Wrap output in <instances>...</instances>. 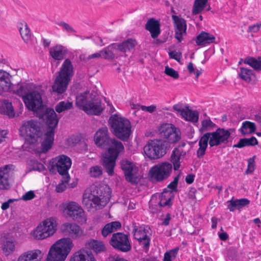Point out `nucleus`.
Returning a JSON list of instances; mask_svg holds the SVG:
<instances>
[{
  "label": "nucleus",
  "instance_id": "nucleus-1",
  "mask_svg": "<svg viewBox=\"0 0 261 261\" xmlns=\"http://www.w3.org/2000/svg\"><path fill=\"white\" fill-rule=\"evenodd\" d=\"M39 117L45 120L47 126L44 133V137L41 144V152L46 153L52 147L54 141L55 129L57 127L59 118L54 110L45 108L41 111Z\"/></svg>",
  "mask_w": 261,
  "mask_h": 261
},
{
  "label": "nucleus",
  "instance_id": "nucleus-2",
  "mask_svg": "<svg viewBox=\"0 0 261 261\" xmlns=\"http://www.w3.org/2000/svg\"><path fill=\"white\" fill-rule=\"evenodd\" d=\"M75 103L78 107L89 115L99 116L103 111L100 98L89 91L77 95Z\"/></svg>",
  "mask_w": 261,
  "mask_h": 261
},
{
  "label": "nucleus",
  "instance_id": "nucleus-3",
  "mask_svg": "<svg viewBox=\"0 0 261 261\" xmlns=\"http://www.w3.org/2000/svg\"><path fill=\"white\" fill-rule=\"evenodd\" d=\"M20 135L24 137L25 142L29 145L36 144L39 140L44 137L45 131L43 124L40 122L31 119L25 121L19 128Z\"/></svg>",
  "mask_w": 261,
  "mask_h": 261
},
{
  "label": "nucleus",
  "instance_id": "nucleus-4",
  "mask_svg": "<svg viewBox=\"0 0 261 261\" xmlns=\"http://www.w3.org/2000/svg\"><path fill=\"white\" fill-rule=\"evenodd\" d=\"M109 123L111 132L117 138L124 142L128 140L132 133L129 120L115 114L110 117Z\"/></svg>",
  "mask_w": 261,
  "mask_h": 261
},
{
  "label": "nucleus",
  "instance_id": "nucleus-5",
  "mask_svg": "<svg viewBox=\"0 0 261 261\" xmlns=\"http://www.w3.org/2000/svg\"><path fill=\"white\" fill-rule=\"evenodd\" d=\"M58 73L59 74L52 86V89L54 92L61 94L66 91L73 75V65L69 59L64 60Z\"/></svg>",
  "mask_w": 261,
  "mask_h": 261
},
{
  "label": "nucleus",
  "instance_id": "nucleus-6",
  "mask_svg": "<svg viewBox=\"0 0 261 261\" xmlns=\"http://www.w3.org/2000/svg\"><path fill=\"white\" fill-rule=\"evenodd\" d=\"M73 246L70 238L60 239L50 248L45 261H65Z\"/></svg>",
  "mask_w": 261,
  "mask_h": 261
},
{
  "label": "nucleus",
  "instance_id": "nucleus-7",
  "mask_svg": "<svg viewBox=\"0 0 261 261\" xmlns=\"http://www.w3.org/2000/svg\"><path fill=\"white\" fill-rule=\"evenodd\" d=\"M230 135L229 130L219 127L215 132L204 134L199 141V146L207 148L208 143L211 147L222 144H227Z\"/></svg>",
  "mask_w": 261,
  "mask_h": 261
},
{
  "label": "nucleus",
  "instance_id": "nucleus-8",
  "mask_svg": "<svg viewBox=\"0 0 261 261\" xmlns=\"http://www.w3.org/2000/svg\"><path fill=\"white\" fill-rule=\"evenodd\" d=\"M111 197L110 189L106 187L94 186L91 187L90 193H85L83 195V203L87 204V201L90 202L92 207H96L100 202H108Z\"/></svg>",
  "mask_w": 261,
  "mask_h": 261
},
{
  "label": "nucleus",
  "instance_id": "nucleus-9",
  "mask_svg": "<svg viewBox=\"0 0 261 261\" xmlns=\"http://www.w3.org/2000/svg\"><path fill=\"white\" fill-rule=\"evenodd\" d=\"M168 143L161 139L149 140L143 150L146 156L150 160H156L163 156L167 152Z\"/></svg>",
  "mask_w": 261,
  "mask_h": 261
},
{
  "label": "nucleus",
  "instance_id": "nucleus-10",
  "mask_svg": "<svg viewBox=\"0 0 261 261\" xmlns=\"http://www.w3.org/2000/svg\"><path fill=\"white\" fill-rule=\"evenodd\" d=\"M172 169V164L168 162L154 165L148 172L150 180L154 182H160L166 180L170 176Z\"/></svg>",
  "mask_w": 261,
  "mask_h": 261
},
{
  "label": "nucleus",
  "instance_id": "nucleus-11",
  "mask_svg": "<svg viewBox=\"0 0 261 261\" xmlns=\"http://www.w3.org/2000/svg\"><path fill=\"white\" fill-rule=\"evenodd\" d=\"M136 45V41L133 39H128L121 43H112L101 50L102 57L111 60L115 57L114 51L118 50L125 53L134 48Z\"/></svg>",
  "mask_w": 261,
  "mask_h": 261
},
{
  "label": "nucleus",
  "instance_id": "nucleus-12",
  "mask_svg": "<svg viewBox=\"0 0 261 261\" xmlns=\"http://www.w3.org/2000/svg\"><path fill=\"white\" fill-rule=\"evenodd\" d=\"M158 130L160 137L166 139L168 144L176 143L180 139L179 128L171 123L161 124L158 127Z\"/></svg>",
  "mask_w": 261,
  "mask_h": 261
},
{
  "label": "nucleus",
  "instance_id": "nucleus-13",
  "mask_svg": "<svg viewBox=\"0 0 261 261\" xmlns=\"http://www.w3.org/2000/svg\"><path fill=\"white\" fill-rule=\"evenodd\" d=\"M109 244L115 249L122 252H127L132 249L128 236L123 232L114 233L110 240Z\"/></svg>",
  "mask_w": 261,
  "mask_h": 261
},
{
  "label": "nucleus",
  "instance_id": "nucleus-14",
  "mask_svg": "<svg viewBox=\"0 0 261 261\" xmlns=\"http://www.w3.org/2000/svg\"><path fill=\"white\" fill-rule=\"evenodd\" d=\"M23 100L27 108L34 112L42 111L45 108L41 94L37 91H33L23 96Z\"/></svg>",
  "mask_w": 261,
  "mask_h": 261
},
{
  "label": "nucleus",
  "instance_id": "nucleus-15",
  "mask_svg": "<svg viewBox=\"0 0 261 261\" xmlns=\"http://www.w3.org/2000/svg\"><path fill=\"white\" fill-rule=\"evenodd\" d=\"M69 217L79 223L86 221L85 213L82 207L74 201H70L65 207Z\"/></svg>",
  "mask_w": 261,
  "mask_h": 261
},
{
  "label": "nucleus",
  "instance_id": "nucleus-16",
  "mask_svg": "<svg viewBox=\"0 0 261 261\" xmlns=\"http://www.w3.org/2000/svg\"><path fill=\"white\" fill-rule=\"evenodd\" d=\"M113 138L110 137V133L107 127L98 129L94 136L95 144L97 147L106 148Z\"/></svg>",
  "mask_w": 261,
  "mask_h": 261
},
{
  "label": "nucleus",
  "instance_id": "nucleus-17",
  "mask_svg": "<svg viewBox=\"0 0 261 261\" xmlns=\"http://www.w3.org/2000/svg\"><path fill=\"white\" fill-rule=\"evenodd\" d=\"M55 162L57 170L62 176L69 175L68 170L71 165L70 158L65 155H61L53 159Z\"/></svg>",
  "mask_w": 261,
  "mask_h": 261
},
{
  "label": "nucleus",
  "instance_id": "nucleus-18",
  "mask_svg": "<svg viewBox=\"0 0 261 261\" xmlns=\"http://www.w3.org/2000/svg\"><path fill=\"white\" fill-rule=\"evenodd\" d=\"M172 19L175 28V37L178 42H181L183 39L182 36L187 33L186 21L185 19L177 15H172Z\"/></svg>",
  "mask_w": 261,
  "mask_h": 261
},
{
  "label": "nucleus",
  "instance_id": "nucleus-19",
  "mask_svg": "<svg viewBox=\"0 0 261 261\" xmlns=\"http://www.w3.org/2000/svg\"><path fill=\"white\" fill-rule=\"evenodd\" d=\"M60 229L63 234L70 239H76L81 236V228L75 223H65L61 225Z\"/></svg>",
  "mask_w": 261,
  "mask_h": 261
},
{
  "label": "nucleus",
  "instance_id": "nucleus-20",
  "mask_svg": "<svg viewBox=\"0 0 261 261\" xmlns=\"http://www.w3.org/2000/svg\"><path fill=\"white\" fill-rule=\"evenodd\" d=\"M14 167L13 165L8 164L0 168V189L8 190L10 188V172Z\"/></svg>",
  "mask_w": 261,
  "mask_h": 261
},
{
  "label": "nucleus",
  "instance_id": "nucleus-21",
  "mask_svg": "<svg viewBox=\"0 0 261 261\" xmlns=\"http://www.w3.org/2000/svg\"><path fill=\"white\" fill-rule=\"evenodd\" d=\"M107 152L106 153L118 158L119 154L124 152V147L120 141L113 138L107 146Z\"/></svg>",
  "mask_w": 261,
  "mask_h": 261
},
{
  "label": "nucleus",
  "instance_id": "nucleus-22",
  "mask_svg": "<svg viewBox=\"0 0 261 261\" xmlns=\"http://www.w3.org/2000/svg\"><path fill=\"white\" fill-rule=\"evenodd\" d=\"M70 261H96V259L91 251L82 248L71 256Z\"/></svg>",
  "mask_w": 261,
  "mask_h": 261
},
{
  "label": "nucleus",
  "instance_id": "nucleus-23",
  "mask_svg": "<svg viewBox=\"0 0 261 261\" xmlns=\"http://www.w3.org/2000/svg\"><path fill=\"white\" fill-rule=\"evenodd\" d=\"M117 159V158L106 153L102 155L100 164L110 176H113L114 174V168L116 166Z\"/></svg>",
  "mask_w": 261,
  "mask_h": 261
},
{
  "label": "nucleus",
  "instance_id": "nucleus-24",
  "mask_svg": "<svg viewBox=\"0 0 261 261\" xmlns=\"http://www.w3.org/2000/svg\"><path fill=\"white\" fill-rule=\"evenodd\" d=\"M145 29L149 31L152 38L159 37L161 32V24L159 20L154 18H149L145 24Z\"/></svg>",
  "mask_w": 261,
  "mask_h": 261
},
{
  "label": "nucleus",
  "instance_id": "nucleus-25",
  "mask_svg": "<svg viewBox=\"0 0 261 261\" xmlns=\"http://www.w3.org/2000/svg\"><path fill=\"white\" fill-rule=\"evenodd\" d=\"M85 248L88 250H92L96 254L105 252L107 250L106 247L102 241L91 239L85 244Z\"/></svg>",
  "mask_w": 261,
  "mask_h": 261
},
{
  "label": "nucleus",
  "instance_id": "nucleus-26",
  "mask_svg": "<svg viewBox=\"0 0 261 261\" xmlns=\"http://www.w3.org/2000/svg\"><path fill=\"white\" fill-rule=\"evenodd\" d=\"M10 74L0 69V95L9 91L12 85Z\"/></svg>",
  "mask_w": 261,
  "mask_h": 261
},
{
  "label": "nucleus",
  "instance_id": "nucleus-27",
  "mask_svg": "<svg viewBox=\"0 0 261 261\" xmlns=\"http://www.w3.org/2000/svg\"><path fill=\"white\" fill-rule=\"evenodd\" d=\"M195 40L197 45L203 46L206 44L215 43L216 38L208 32L202 31Z\"/></svg>",
  "mask_w": 261,
  "mask_h": 261
},
{
  "label": "nucleus",
  "instance_id": "nucleus-28",
  "mask_svg": "<svg viewBox=\"0 0 261 261\" xmlns=\"http://www.w3.org/2000/svg\"><path fill=\"white\" fill-rule=\"evenodd\" d=\"M68 50L65 47L61 45L57 44L49 49V54L51 57L56 60H63Z\"/></svg>",
  "mask_w": 261,
  "mask_h": 261
},
{
  "label": "nucleus",
  "instance_id": "nucleus-29",
  "mask_svg": "<svg viewBox=\"0 0 261 261\" xmlns=\"http://www.w3.org/2000/svg\"><path fill=\"white\" fill-rule=\"evenodd\" d=\"M56 221L53 218H50L43 221L40 225L43 229L45 232H46L47 235L48 237L52 236L56 231Z\"/></svg>",
  "mask_w": 261,
  "mask_h": 261
},
{
  "label": "nucleus",
  "instance_id": "nucleus-30",
  "mask_svg": "<svg viewBox=\"0 0 261 261\" xmlns=\"http://www.w3.org/2000/svg\"><path fill=\"white\" fill-rule=\"evenodd\" d=\"M121 227V223L118 221H113L106 224L101 230V234L107 237L109 234L117 230Z\"/></svg>",
  "mask_w": 261,
  "mask_h": 261
},
{
  "label": "nucleus",
  "instance_id": "nucleus-31",
  "mask_svg": "<svg viewBox=\"0 0 261 261\" xmlns=\"http://www.w3.org/2000/svg\"><path fill=\"white\" fill-rule=\"evenodd\" d=\"M258 143L257 139L252 136L249 138H241L239 142L234 144L232 147L233 148H243L246 146H254L257 145Z\"/></svg>",
  "mask_w": 261,
  "mask_h": 261
},
{
  "label": "nucleus",
  "instance_id": "nucleus-32",
  "mask_svg": "<svg viewBox=\"0 0 261 261\" xmlns=\"http://www.w3.org/2000/svg\"><path fill=\"white\" fill-rule=\"evenodd\" d=\"M182 150L175 147L170 157V161L173 165V169L175 171L178 170L180 166V159L182 155Z\"/></svg>",
  "mask_w": 261,
  "mask_h": 261
},
{
  "label": "nucleus",
  "instance_id": "nucleus-33",
  "mask_svg": "<svg viewBox=\"0 0 261 261\" xmlns=\"http://www.w3.org/2000/svg\"><path fill=\"white\" fill-rule=\"evenodd\" d=\"M0 112L2 114L7 115L10 118L14 117L15 115L12 104L9 100H4L0 109Z\"/></svg>",
  "mask_w": 261,
  "mask_h": 261
},
{
  "label": "nucleus",
  "instance_id": "nucleus-34",
  "mask_svg": "<svg viewBox=\"0 0 261 261\" xmlns=\"http://www.w3.org/2000/svg\"><path fill=\"white\" fill-rule=\"evenodd\" d=\"M137 167H132L124 173L125 180L132 185H136L138 183V176L137 175Z\"/></svg>",
  "mask_w": 261,
  "mask_h": 261
},
{
  "label": "nucleus",
  "instance_id": "nucleus-35",
  "mask_svg": "<svg viewBox=\"0 0 261 261\" xmlns=\"http://www.w3.org/2000/svg\"><path fill=\"white\" fill-rule=\"evenodd\" d=\"M41 253L39 250L28 251L20 255L18 261H39L38 257Z\"/></svg>",
  "mask_w": 261,
  "mask_h": 261
},
{
  "label": "nucleus",
  "instance_id": "nucleus-36",
  "mask_svg": "<svg viewBox=\"0 0 261 261\" xmlns=\"http://www.w3.org/2000/svg\"><path fill=\"white\" fill-rule=\"evenodd\" d=\"M244 63L257 71L261 70V56L258 57L257 59L252 57H247L245 58Z\"/></svg>",
  "mask_w": 261,
  "mask_h": 261
},
{
  "label": "nucleus",
  "instance_id": "nucleus-37",
  "mask_svg": "<svg viewBox=\"0 0 261 261\" xmlns=\"http://www.w3.org/2000/svg\"><path fill=\"white\" fill-rule=\"evenodd\" d=\"M256 127L255 123L249 121H245L243 122L242 127L239 130L243 136H245L246 135L254 133L256 130Z\"/></svg>",
  "mask_w": 261,
  "mask_h": 261
},
{
  "label": "nucleus",
  "instance_id": "nucleus-38",
  "mask_svg": "<svg viewBox=\"0 0 261 261\" xmlns=\"http://www.w3.org/2000/svg\"><path fill=\"white\" fill-rule=\"evenodd\" d=\"M240 71L239 76L246 82L249 83L251 81V76H253L254 77H256L255 73L250 69L241 67Z\"/></svg>",
  "mask_w": 261,
  "mask_h": 261
},
{
  "label": "nucleus",
  "instance_id": "nucleus-39",
  "mask_svg": "<svg viewBox=\"0 0 261 261\" xmlns=\"http://www.w3.org/2000/svg\"><path fill=\"white\" fill-rule=\"evenodd\" d=\"M207 3V0H195L192 14L195 15L201 13L205 7Z\"/></svg>",
  "mask_w": 261,
  "mask_h": 261
},
{
  "label": "nucleus",
  "instance_id": "nucleus-40",
  "mask_svg": "<svg viewBox=\"0 0 261 261\" xmlns=\"http://www.w3.org/2000/svg\"><path fill=\"white\" fill-rule=\"evenodd\" d=\"M138 243L142 246L143 250L146 252H148L150 244L151 238L148 235L143 234L139 238H136Z\"/></svg>",
  "mask_w": 261,
  "mask_h": 261
},
{
  "label": "nucleus",
  "instance_id": "nucleus-41",
  "mask_svg": "<svg viewBox=\"0 0 261 261\" xmlns=\"http://www.w3.org/2000/svg\"><path fill=\"white\" fill-rule=\"evenodd\" d=\"M185 120L192 122H197L199 118V113L197 111L188 109L182 116Z\"/></svg>",
  "mask_w": 261,
  "mask_h": 261
},
{
  "label": "nucleus",
  "instance_id": "nucleus-42",
  "mask_svg": "<svg viewBox=\"0 0 261 261\" xmlns=\"http://www.w3.org/2000/svg\"><path fill=\"white\" fill-rule=\"evenodd\" d=\"M72 106L73 104L72 102L69 101H61L56 106L55 110L58 113H61L63 111L71 109Z\"/></svg>",
  "mask_w": 261,
  "mask_h": 261
},
{
  "label": "nucleus",
  "instance_id": "nucleus-43",
  "mask_svg": "<svg viewBox=\"0 0 261 261\" xmlns=\"http://www.w3.org/2000/svg\"><path fill=\"white\" fill-rule=\"evenodd\" d=\"M70 175L62 176L61 182L56 186V191L57 193H62L67 188L66 184H67L70 180Z\"/></svg>",
  "mask_w": 261,
  "mask_h": 261
},
{
  "label": "nucleus",
  "instance_id": "nucleus-44",
  "mask_svg": "<svg viewBox=\"0 0 261 261\" xmlns=\"http://www.w3.org/2000/svg\"><path fill=\"white\" fill-rule=\"evenodd\" d=\"M41 227V225L39 224L33 231L32 234L35 239L42 240L49 237L47 235L46 232H45V231H43V229Z\"/></svg>",
  "mask_w": 261,
  "mask_h": 261
},
{
  "label": "nucleus",
  "instance_id": "nucleus-45",
  "mask_svg": "<svg viewBox=\"0 0 261 261\" xmlns=\"http://www.w3.org/2000/svg\"><path fill=\"white\" fill-rule=\"evenodd\" d=\"M19 30L22 39L25 42L27 43L31 37V32L27 23L24 22V28L19 27Z\"/></svg>",
  "mask_w": 261,
  "mask_h": 261
},
{
  "label": "nucleus",
  "instance_id": "nucleus-46",
  "mask_svg": "<svg viewBox=\"0 0 261 261\" xmlns=\"http://www.w3.org/2000/svg\"><path fill=\"white\" fill-rule=\"evenodd\" d=\"M2 249L4 253L6 255H9L14 250L15 245L14 242L10 240L6 241L4 242Z\"/></svg>",
  "mask_w": 261,
  "mask_h": 261
},
{
  "label": "nucleus",
  "instance_id": "nucleus-47",
  "mask_svg": "<svg viewBox=\"0 0 261 261\" xmlns=\"http://www.w3.org/2000/svg\"><path fill=\"white\" fill-rule=\"evenodd\" d=\"M179 250V247H176L166 251L164 254L163 261H172V258H175Z\"/></svg>",
  "mask_w": 261,
  "mask_h": 261
},
{
  "label": "nucleus",
  "instance_id": "nucleus-48",
  "mask_svg": "<svg viewBox=\"0 0 261 261\" xmlns=\"http://www.w3.org/2000/svg\"><path fill=\"white\" fill-rule=\"evenodd\" d=\"M17 87V89L14 90V92L16 95L22 97V98L23 96L29 93L28 92V86L27 84L22 83L18 84Z\"/></svg>",
  "mask_w": 261,
  "mask_h": 261
},
{
  "label": "nucleus",
  "instance_id": "nucleus-49",
  "mask_svg": "<svg viewBox=\"0 0 261 261\" xmlns=\"http://www.w3.org/2000/svg\"><path fill=\"white\" fill-rule=\"evenodd\" d=\"M180 177V174H178L176 176L172 181L167 185V189L168 191H170V194H174L173 192H178V184Z\"/></svg>",
  "mask_w": 261,
  "mask_h": 261
},
{
  "label": "nucleus",
  "instance_id": "nucleus-50",
  "mask_svg": "<svg viewBox=\"0 0 261 261\" xmlns=\"http://www.w3.org/2000/svg\"><path fill=\"white\" fill-rule=\"evenodd\" d=\"M216 127V125L214 123L211 119H204L201 121V127L199 129L200 132L206 131L209 128H213Z\"/></svg>",
  "mask_w": 261,
  "mask_h": 261
},
{
  "label": "nucleus",
  "instance_id": "nucleus-51",
  "mask_svg": "<svg viewBox=\"0 0 261 261\" xmlns=\"http://www.w3.org/2000/svg\"><path fill=\"white\" fill-rule=\"evenodd\" d=\"M256 155H253L252 158H250L248 159V165L247 169H246L245 172L246 174H250L252 173L255 169V159L256 158Z\"/></svg>",
  "mask_w": 261,
  "mask_h": 261
},
{
  "label": "nucleus",
  "instance_id": "nucleus-52",
  "mask_svg": "<svg viewBox=\"0 0 261 261\" xmlns=\"http://www.w3.org/2000/svg\"><path fill=\"white\" fill-rule=\"evenodd\" d=\"M102 174L101 168L99 166L91 167L90 169V175L93 177H98Z\"/></svg>",
  "mask_w": 261,
  "mask_h": 261
},
{
  "label": "nucleus",
  "instance_id": "nucleus-53",
  "mask_svg": "<svg viewBox=\"0 0 261 261\" xmlns=\"http://www.w3.org/2000/svg\"><path fill=\"white\" fill-rule=\"evenodd\" d=\"M120 167L124 173L132 167H136V166L127 160H123L120 162Z\"/></svg>",
  "mask_w": 261,
  "mask_h": 261
},
{
  "label": "nucleus",
  "instance_id": "nucleus-54",
  "mask_svg": "<svg viewBox=\"0 0 261 261\" xmlns=\"http://www.w3.org/2000/svg\"><path fill=\"white\" fill-rule=\"evenodd\" d=\"M164 72L166 75L174 79H177L179 77L178 72L173 68L169 67L168 66L165 67Z\"/></svg>",
  "mask_w": 261,
  "mask_h": 261
},
{
  "label": "nucleus",
  "instance_id": "nucleus-55",
  "mask_svg": "<svg viewBox=\"0 0 261 261\" xmlns=\"http://www.w3.org/2000/svg\"><path fill=\"white\" fill-rule=\"evenodd\" d=\"M59 26L61 27L64 30L68 32L75 33L76 31L69 24L61 21L56 23Z\"/></svg>",
  "mask_w": 261,
  "mask_h": 261
},
{
  "label": "nucleus",
  "instance_id": "nucleus-56",
  "mask_svg": "<svg viewBox=\"0 0 261 261\" xmlns=\"http://www.w3.org/2000/svg\"><path fill=\"white\" fill-rule=\"evenodd\" d=\"M133 226L134 228L132 233L134 234V239L136 240V238H139L140 236H141L143 234L142 225L140 226L138 228L136 226V223H133Z\"/></svg>",
  "mask_w": 261,
  "mask_h": 261
},
{
  "label": "nucleus",
  "instance_id": "nucleus-57",
  "mask_svg": "<svg viewBox=\"0 0 261 261\" xmlns=\"http://www.w3.org/2000/svg\"><path fill=\"white\" fill-rule=\"evenodd\" d=\"M238 210H240L243 207L248 205L250 203V200L247 198L237 199Z\"/></svg>",
  "mask_w": 261,
  "mask_h": 261
},
{
  "label": "nucleus",
  "instance_id": "nucleus-58",
  "mask_svg": "<svg viewBox=\"0 0 261 261\" xmlns=\"http://www.w3.org/2000/svg\"><path fill=\"white\" fill-rule=\"evenodd\" d=\"M169 56L170 59H174L178 62H180L181 58V54L175 50L169 52Z\"/></svg>",
  "mask_w": 261,
  "mask_h": 261
},
{
  "label": "nucleus",
  "instance_id": "nucleus-59",
  "mask_svg": "<svg viewBox=\"0 0 261 261\" xmlns=\"http://www.w3.org/2000/svg\"><path fill=\"white\" fill-rule=\"evenodd\" d=\"M233 197L227 202L229 203L227 205V208L230 212H233L236 210H238V206L236 199L233 200Z\"/></svg>",
  "mask_w": 261,
  "mask_h": 261
},
{
  "label": "nucleus",
  "instance_id": "nucleus-60",
  "mask_svg": "<svg viewBox=\"0 0 261 261\" xmlns=\"http://www.w3.org/2000/svg\"><path fill=\"white\" fill-rule=\"evenodd\" d=\"M35 197V194L33 191H29L25 193L22 197L21 199L28 201L33 199Z\"/></svg>",
  "mask_w": 261,
  "mask_h": 261
},
{
  "label": "nucleus",
  "instance_id": "nucleus-61",
  "mask_svg": "<svg viewBox=\"0 0 261 261\" xmlns=\"http://www.w3.org/2000/svg\"><path fill=\"white\" fill-rule=\"evenodd\" d=\"M170 196H171V194L170 193V191H168L167 188H164L160 195V198H161V200H166Z\"/></svg>",
  "mask_w": 261,
  "mask_h": 261
},
{
  "label": "nucleus",
  "instance_id": "nucleus-62",
  "mask_svg": "<svg viewBox=\"0 0 261 261\" xmlns=\"http://www.w3.org/2000/svg\"><path fill=\"white\" fill-rule=\"evenodd\" d=\"M173 108L175 111L179 112L182 116L186 113V110L182 108V105L181 103L174 105Z\"/></svg>",
  "mask_w": 261,
  "mask_h": 261
},
{
  "label": "nucleus",
  "instance_id": "nucleus-63",
  "mask_svg": "<svg viewBox=\"0 0 261 261\" xmlns=\"http://www.w3.org/2000/svg\"><path fill=\"white\" fill-rule=\"evenodd\" d=\"M175 197L174 194H172L171 196L166 200H165V202H163V206L164 207L167 206L169 207H171L173 205L172 200L174 199Z\"/></svg>",
  "mask_w": 261,
  "mask_h": 261
},
{
  "label": "nucleus",
  "instance_id": "nucleus-64",
  "mask_svg": "<svg viewBox=\"0 0 261 261\" xmlns=\"http://www.w3.org/2000/svg\"><path fill=\"white\" fill-rule=\"evenodd\" d=\"M206 149V148L202 146H199V148L197 149L196 151V155L197 158L199 159H201V158H202L205 153Z\"/></svg>",
  "mask_w": 261,
  "mask_h": 261
}]
</instances>
